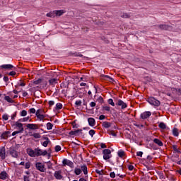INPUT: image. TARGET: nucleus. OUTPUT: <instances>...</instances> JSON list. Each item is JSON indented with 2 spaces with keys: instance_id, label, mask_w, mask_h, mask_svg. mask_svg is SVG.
I'll return each mask as SVG.
<instances>
[{
  "instance_id": "f257e3e1",
  "label": "nucleus",
  "mask_w": 181,
  "mask_h": 181,
  "mask_svg": "<svg viewBox=\"0 0 181 181\" xmlns=\"http://www.w3.org/2000/svg\"><path fill=\"white\" fill-rule=\"evenodd\" d=\"M29 114H35V117L38 119V121H49V115L43 114V110L38 109L37 111L35 108H30L28 110Z\"/></svg>"
},
{
  "instance_id": "f03ea898",
  "label": "nucleus",
  "mask_w": 181,
  "mask_h": 181,
  "mask_svg": "<svg viewBox=\"0 0 181 181\" xmlns=\"http://www.w3.org/2000/svg\"><path fill=\"white\" fill-rule=\"evenodd\" d=\"M148 103H149V104H151V105H154L155 107H159V105H160V101L156 100L153 97L148 98Z\"/></svg>"
},
{
  "instance_id": "7ed1b4c3",
  "label": "nucleus",
  "mask_w": 181,
  "mask_h": 181,
  "mask_svg": "<svg viewBox=\"0 0 181 181\" xmlns=\"http://www.w3.org/2000/svg\"><path fill=\"white\" fill-rule=\"evenodd\" d=\"M36 156H46L47 155V151H42V149L37 148H35Z\"/></svg>"
},
{
  "instance_id": "20e7f679",
  "label": "nucleus",
  "mask_w": 181,
  "mask_h": 181,
  "mask_svg": "<svg viewBox=\"0 0 181 181\" xmlns=\"http://www.w3.org/2000/svg\"><path fill=\"white\" fill-rule=\"evenodd\" d=\"M26 128L28 129L36 130V129H39V128H40V125L39 124H28L26 125Z\"/></svg>"
},
{
  "instance_id": "39448f33",
  "label": "nucleus",
  "mask_w": 181,
  "mask_h": 181,
  "mask_svg": "<svg viewBox=\"0 0 181 181\" xmlns=\"http://www.w3.org/2000/svg\"><path fill=\"white\" fill-rule=\"evenodd\" d=\"M35 168L37 170H39L40 172H45V170H46V168H45V164L42 163H36Z\"/></svg>"
},
{
  "instance_id": "423d86ee",
  "label": "nucleus",
  "mask_w": 181,
  "mask_h": 181,
  "mask_svg": "<svg viewBox=\"0 0 181 181\" xmlns=\"http://www.w3.org/2000/svg\"><path fill=\"white\" fill-rule=\"evenodd\" d=\"M3 70H16V67L13 66L12 64H3L1 66Z\"/></svg>"
},
{
  "instance_id": "0eeeda50",
  "label": "nucleus",
  "mask_w": 181,
  "mask_h": 181,
  "mask_svg": "<svg viewBox=\"0 0 181 181\" xmlns=\"http://www.w3.org/2000/svg\"><path fill=\"white\" fill-rule=\"evenodd\" d=\"M8 152L13 158H18V156H19V152H18L14 148H10Z\"/></svg>"
},
{
  "instance_id": "6e6552de",
  "label": "nucleus",
  "mask_w": 181,
  "mask_h": 181,
  "mask_svg": "<svg viewBox=\"0 0 181 181\" xmlns=\"http://www.w3.org/2000/svg\"><path fill=\"white\" fill-rule=\"evenodd\" d=\"M110 155H111V150L110 149H105L103 150V159L105 160H108L110 159Z\"/></svg>"
},
{
  "instance_id": "1a4fd4ad",
  "label": "nucleus",
  "mask_w": 181,
  "mask_h": 181,
  "mask_svg": "<svg viewBox=\"0 0 181 181\" xmlns=\"http://www.w3.org/2000/svg\"><path fill=\"white\" fill-rule=\"evenodd\" d=\"M62 170H56L54 173V176L57 180H62L63 179V175H62Z\"/></svg>"
},
{
  "instance_id": "9d476101",
  "label": "nucleus",
  "mask_w": 181,
  "mask_h": 181,
  "mask_svg": "<svg viewBox=\"0 0 181 181\" xmlns=\"http://www.w3.org/2000/svg\"><path fill=\"white\" fill-rule=\"evenodd\" d=\"M0 158L3 160L6 158V149L4 146L0 148Z\"/></svg>"
},
{
  "instance_id": "9b49d317",
  "label": "nucleus",
  "mask_w": 181,
  "mask_h": 181,
  "mask_svg": "<svg viewBox=\"0 0 181 181\" xmlns=\"http://www.w3.org/2000/svg\"><path fill=\"white\" fill-rule=\"evenodd\" d=\"M62 163L64 166H66V165L67 166H69V168H74V163L70 160L64 159L62 161Z\"/></svg>"
},
{
  "instance_id": "f8f14e48",
  "label": "nucleus",
  "mask_w": 181,
  "mask_h": 181,
  "mask_svg": "<svg viewBox=\"0 0 181 181\" xmlns=\"http://www.w3.org/2000/svg\"><path fill=\"white\" fill-rule=\"evenodd\" d=\"M27 153L30 156L31 158H35L36 156V151L31 148H28L27 149Z\"/></svg>"
},
{
  "instance_id": "ddd939ff",
  "label": "nucleus",
  "mask_w": 181,
  "mask_h": 181,
  "mask_svg": "<svg viewBox=\"0 0 181 181\" xmlns=\"http://www.w3.org/2000/svg\"><path fill=\"white\" fill-rule=\"evenodd\" d=\"M151 115H152V113H151V112H144L141 114V119H146V118H149Z\"/></svg>"
},
{
  "instance_id": "4468645a",
  "label": "nucleus",
  "mask_w": 181,
  "mask_h": 181,
  "mask_svg": "<svg viewBox=\"0 0 181 181\" xmlns=\"http://www.w3.org/2000/svg\"><path fill=\"white\" fill-rule=\"evenodd\" d=\"M81 173L83 172L84 175H88V170L86 164L81 165Z\"/></svg>"
},
{
  "instance_id": "2eb2a0df",
  "label": "nucleus",
  "mask_w": 181,
  "mask_h": 181,
  "mask_svg": "<svg viewBox=\"0 0 181 181\" xmlns=\"http://www.w3.org/2000/svg\"><path fill=\"white\" fill-rule=\"evenodd\" d=\"M9 135H11V132L7 131V132H4V133H2V134L1 135V138L2 139H8V137L9 136Z\"/></svg>"
},
{
  "instance_id": "dca6fc26",
  "label": "nucleus",
  "mask_w": 181,
  "mask_h": 181,
  "mask_svg": "<svg viewBox=\"0 0 181 181\" xmlns=\"http://www.w3.org/2000/svg\"><path fill=\"white\" fill-rule=\"evenodd\" d=\"M117 105H119V107H122V110L127 108V103H124V101L121 100H119L117 101Z\"/></svg>"
},
{
  "instance_id": "f3484780",
  "label": "nucleus",
  "mask_w": 181,
  "mask_h": 181,
  "mask_svg": "<svg viewBox=\"0 0 181 181\" xmlns=\"http://www.w3.org/2000/svg\"><path fill=\"white\" fill-rule=\"evenodd\" d=\"M88 122L90 127H94L95 125V119L93 117L88 118Z\"/></svg>"
},
{
  "instance_id": "a211bd4d",
  "label": "nucleus",
  "mask_w": 181,
  "mask_h": 181,
  "mask_svg": "<svg viewBox=\"0 0 181 181\" xmlns=\"http://www.w3.org/2000/svg\"><path fill=\"white\" fill-rule=\"evenodd\" d=\"M6 177H8V173H6V171H3L0 173V179H1V180H5Z\"/></svg>"
},
{
  "instance_id": "6ab92c4d",
  "label": "nucleus",
  "mask_w": 181,
  "mask_h": 181,
  "mask_svg": "<svg viewBox=\"0 0 181 181\" xmlns=\"http://www.w3.org/2000/svg\"><path fill=\"white\" fill-rule=\"evenodd\" d=\"M16 127H17V128H19V131L21 132H23V124L22 123H19L18 122H16Z\"/></svg>"
},
{
  "instance_id": "aec40b11",
  "label": "nucleus",
  "mask_w": 181,
  "mask_h": 181,
  "mask_svg": "<svg viewBox=\"0 0 181 181\" xmlns=\"http://www.w3.org/2000/svg\"><path fill=\"white\" fill-rule=\"evenodd\" d=\"M159 29H161V30H168L169 29V25L166 24H161L158 25Z\"/></svg>"
},
{
  "instance_id": "412c9836",
  "label": "nucleus",
  "mask_w": 181,
  "mask_h": 181,
  "mask_svg": "<svg viewBox=\"0 0 181 181\" xmlns=\"http://www.w3.org/2000/svg\"><path fill=\"white\" fill-rule=\"evenodd\" d=\"M153 142L154 144H156V145H158V146H163V142L159 140V139H154Z\"/></svg>"
},
{
  "instance_id": "4be33fe9",
  "label": "nucleus",
  "mask_w": 181,
  "mask_h": 181,
  "mask_svg": "<svg viewBox=\"0 0 181 181\" xmlns=\"http://www.w3.org/2000/svg\"><path fill=\"white\" fill-rule=\"evenodd\" d=\"M111 125L112 124L110 122H103L102 124V127H103V128H110Z\"/></svg>"
},
{
  "instance_id": "5701e85b",
  "label": "nucleus",
  "mask_w": 181,
  "mask_h": 181,
  "mask_svg": "<svg viewBox=\"0 0 181 181\" xmlns=\"http://www.w3.org/2000/svg\"><path fill=\"white\" fill-rule=\"evenodd\" d=\"M4 100L6 101H7V103H9L10 104H13L15 103V101L13 100V98H11V97L9 96H5L4 97Z\"/></svg>"
},
{
  "instance_id": "b1692460",
  "label": "nucleus",
  "mask_w": 181,
  "mask_h": 181,
  "mask_svg": "<svg viewBox=\"0 0 181 181\" xmlns=\"http://www.w3.org/2000/svg\"><path fill=\"white\" fill-rule=\"evenodd\" d=\"M64 10H56L55 11V16H62L63 13H64Z\"/></svg>"
},
{
  "instance_id": "393cba45",
  "label": "nucleus",
  "mask_w": 181,
  "mask_h": 181,
  "mask_svg": "<svg viewBox=\"0 0 181 181\" xmlns=\"http://www.w3.org/2000/svg\"><path fill=\"white\" fill-rule=\"evenodd\" d=\"M47 16L48 18H56V12H55V11H50L49 13H47Z\"/></svg>"
},
{
  "instance_id": "a878e982",
  "label": "nucleus",
  "mask_w": 181,
  "mask_h": 181,
  "mask_svg": "<svg viewBox=\"0 0 181 181\" xmlns=\"http://www.w3.org/2000/svg\"><path fill=\"white\" fill-rule=\"evenodd\" d=\"M49 83L50 86H54L55 84H57V78L49 79Z\"/></svg>"
},
{
  "instance_id": "bb28decb",
  "label": "nucleus",
  "mask_w": 181,
  "mask_h": 181,
  "mask_svg": "<svg viewBox=\"0 0 181 181\" xmlns=\"http://www.w3.org/2000/svg\"><path fill=\"white\" fill-rule=\"evenodd\" d=\"M101 77H103L104 80H107V81H114V79L107 75H102Z\"/></svg>"
},
{
  "instance_id": "cd10ccee",
  "label": "nucleus",
  "mask_w": 181,
  "mask_h": 181,
  "mask_svg": "<svg viewBox=\"0 0 181 181\" xmlns=\"http://www.w3.org/2000/svg\"><path fill=\"white\" fill-rule=\"evenodd\" d=\"M74 173L76 175V176H79V175H81V168H76L74 170Z\"/></svg>"
},
{
  "instance_id": "c85d7f7f",
  "label": "nucleus",
  "mask_w": 181,
  "mask_h": 181,
  "mask_svg": "<svg viewBox=\"0 0 181 181\" xmlns=\"http://www.w3.org/2000/svg\"><path fill=\"white\" fill-rule=\"evenodd\" d=\"M119 158H125V151L120 150L118 151Z\"/></svg>"
},
{
  "instance_id": "c756f323",
  "label": "nucleus",
  "mask_w": 181,
  "mask_h": 181,
  "mask_svg": "<svg viewBox=\"0 0 181 181\" xmlns=\"http://www.w3.org/2000/svg\"><path fill=\"white\" fill-rule=\"evenodd\" d=\"M173 135L174 136H179V130L177 129V128H174L173 129Z\"/></svg>"
},
{
  "instance_id": "7c9ffc66",
  "label": "nucleus",
  "mask_w": 181,
  "mask_h": 181,
  "mask_svg": "<svg viewBox=\"0 0 181 181\" xmlns=\"http://www.w3.org/2000/svg\"><path fill=\"white\" fill-rule=\"evenodd\" d=\"M30 136H33L35 139H39L41 138V135L39 133H33V134L30 135Z\"/></svg>"
},
{
  "instance_id": "2f4dec72",
  "label": "nucleus",
  "mask_w": 181,
  "mask_h": 181,
  "mask_svg": "<svg viewBox=\"0 0 181 181\" xmlns=\"http://www.w3.org/2000/svg\"><path fill=\"white\" fill-rule=\"evenodd\" d=\"M153 159V158H152V156H148L146 158L147 163H153V161L152 160Z\"/></svg>"
},
{
  "instance_id": "473e14b6",
  "label": "nucleus",
  "mask_w": 181,
  "mask_h": 181,
  "mask_svg": "<svg viewBox=\"0 0 181 181\" xmlns=\"http://www.w3.org/2000/svg\"><path fill=\"white\" fill-rule=\"evenodd\" d=\"M78 132H81V129L80 130H75V131H71L69 132L70 135H76L77 134H78Z\"/></svg>"
},
{
  "instance_id": "72a5a7b5",
  "label": "nucleus",
  "mask_w": 181,
  "mask_h": 181,
  "mask_svg": "<svg viewBox=\"0 0 181 181\" xmlns=\"http://www.w3.org/2000/svg\"><path fill=\"white\" fill-rule=\"evenodd\" d=\"M62 108H63V105L60 103H57L56 107H55V110H62Z\"/></svg>"
},
{
  "instance_id": "f704fd0d",
  "label": "nucleus",
  "mask_w": 181,
  "mask_h": 181,
  "mask_svg": "<svg viewBox=\"0 0 181 181\" xmlns=\"http://www.w3.org/2000/svg\"><path fill=\"white\" fill-rule=\"evenodd\" d=\"M47 129H48V131H50V129H53V124L50 122L47 123Z\"/></svg>"
},
{
  "instance_id": "c9c22d12",
  "label": "nucleus",
  "mask_w": 181,
  "mask_h": 181,
  "mask_svg": "<svg viewBox=\"0 0 181 181\" xmlns=\"http://www.w3.org/2000/svg\"><path fill=\"white\" fill-rule=\"evenodd\" d=\"M49 142H50V141H49V138H47V140L42 144V146L47 148V146L49 145Z\"/></svg>"
},
{
  "instance_id": "e433bc0d",
  "label": "nucleus",
  "mask_w": 181,
  "mask_h": 181,
  "mask_svg": "<svg viewBox=\"0 0 181 181\" xmlns=\"http://www.w3.org/2000/svg\"><path fill=\"white\" fill-rule=\"evenodd\" d=\"M172 148L175 152H177V153H180V151H179V148H177V145H173Z\"/></svg>"
},
{
  "instance_id": "4c0bfd02",
  "label": "nucleus",
  "mask_w": 181,
  "mask_h": 181,
  "mask_svg": "<svg viewBox=\"0 0 181 181\" xmlns=\"http://www.w3.org/2000/svg\"><path fill=\"white\" fill-rule=\"evenodd\" d=\"M159 128L161 129H166V124L163 122H160L158 125Z\"/></svg>"
},
{
  "instance_id": "58836bf2",
  "label": "nucleus",
  "mask_w": 181,
  "mask_h": 181,
  "mask_svg": "<svg viewBox=\"0 0 181 181\" xmlns=\"http://www.w3.org/2000/svg\"><path fill=\"white\" fill-rule=\"evenodd\" d=\"M20 115L21 117H26V115H28V112L23 110L20 112Z\"/></svg>"
},
{
  "instance_id": "ea45409f",
  "label": "nucleus",
  "mask_w": 181,
  "mask_h": 181,
  "mask_svg": "<svg viewBox=\"0 0 181 181\" xmlns=\"http://www.w3.org/2000/svg\"><path fill=\"white\" fill-rule=\"evenodd\" d=\"M108 104L112 105V107H115V103H114V100L112 99H109L107 100Z\"/></svg>"
},
{
  "instance_id": "a19ab883",
  "label": "nucleus",
  "mask_w": 181,
  "mask_h": 181,
  "mask_svg": "<svg viewBox=\"0 0 181 181\" xmlns=\"http://www.w3.org/2000/svg\"><path fill=\"white\" fill-rule=\"evenodd\" d=\"M27 121H32V119H30V117L28 116L27 117H24L22 120L23 122H27Z\"/></svg>"
},
{
  "instance_id": "79ce46f5",
  "label": "nucleus",
  "mask_w": 181,
  "mask_h": 181,
  "mask_svg": "<svg viewBox=\"0 0 181 181\" xmlns=\"http://www.w3.org/2000/svg\"><path fill=\"white\" fill-rule=\"evenodd\" d=\"M2 119H3L4 121H8V119H9V116H8L7 114H4V115H3V116H2Z\"/></svg>"
},
{
  "instance_id": "37998d69",
  "label": "nucleus",
  "mask_w": 181,
  "mask_h": 181,
  "mask_svg": "<svg viewBox=\"0 0 181 181\" xmlns=\"http://www.w3.org/2000/svg\"><path fill=\"white\" fill-rule=\"evenodd\" d=\"M108 134L109 135H112V136H117V134L115 133V132H114V130L108 132Z\"/></svg>"
},
{
  "instance_id": "c03bdc74",
  "label": "nucleus",
  "mask_w": 181,
  "mask_h": 181,
  "mask_svg": "<svg viewBox=\"0 0 181 181\" xmlns=\"http://www.w3.org/2000/svg\"><path fill=\"white\" fill-rule=\"evenodd\" d=\"M23 180L24 181H30V177L29 175H24Z\"/></svg>"
},
{
  "instance_id": "a18cd8bd",
  "label": "nucleus",
  "mask_w": 181,
  "mask_h": 181,
  "mask_svg": "<svg viewBox=\"0 0 181 181\" xmlns=\"http://www.w3.org/2000/svg\"><path fill=\"white\" fill-rule=\"evenodd\" d=\"M30 166H31L30 162H28V163H26L25 164V169H30Z\"/></svg>"
},
{
  "instance_id": "49530a36",
  "label": "nucleus",
  "mask_w": 181,
  "mask_h": 181,
  "mask_svg": "<svg viewBox=\"0 0 181 181\" xmlns=\"http://www.w3.org/2000/svg\"><path fill=\"white\" fill-rule=\"evenodd\" d=\"M62 151V147L60 146H55V152H60Z\"/></svg>"
},
{
  "instance_id": "de8ad7c7",
  "label": "nucleus",
  "mask_w": 181,
  "mask_h": 181,
  "mask_svg": "<svg viewBox=\"0 0 181 181\" xmlns=\"http://www.w3.org/2000/svg\"><path fill=\"white\" fill-rule=\"evenodd\" d=\"M83 102H81V100H76L75 104L76 105H77V107H81V104Z\"/></svg>"
},
{
  "instance_id": "09e8293b",
  "label": "nucleus",
  "mask_w": 181,
  "mask_h": 181,
  "mask_svg": "<svg viewBox=\"0 0 181 181\" xmlns=\"http://www.w3.org/2000/svg\"><path fill=\"white\" fill-rule=\"evenodd\" d=\"M95 134V130L91 129L89 131V135H90L91 136H94Z\"/></svg>"
},
{
  "instance_id": "8fccbe9b",
  "label": "nucleus",
  "mask_w": 181,
  "mask_h": 181,
  "mask_svg": "<svg viewBox=\"0 0 181 181\" xmlns=\"http://www.w3.org/2000/svg\"><path fill=\"white\" fill-rule=\"evenodd\" d=\"M19 86L21 87H25V86H26V83H25V81H20Z\"/></svg>"
},
{
  "instance_id": "3c124183",
  "label": "nucleus",
  "mask_w": 181,
  "mask_h": 181,
  "mask_svg": "<svg viewBox=\"0 0 181 181\" xmlns=\"http://www.w3.org/2000/svg\"><path fill=\"white\" fill-rule=\"evenodd\" d=\"M104 111H110L111 110V107H110V106H104L103 107Z\"/></svg>"
},
{
  "instance_id": "603ef678",
  "label": "nucleus",
  "mask_w": 181,
  "mask_h": 181,
  "mask_svg": "<svg viewBox=\"0 0 181 181\" xmlns=\"http://www.w3.org/2000/svg\"><path fill=\"white\" fill-rule=\"evenodd\" d=\"M34 84H35V86H37V84H40V83H42V79H38L37 81H35Z\"/></svg>"
},
{
  "instance_id": "864d4df0",
  "label": "nucleus",
  "mask_w": 181,
  "mask_h": 181,
  "mask_svg": "<svg viewBox=\"0 0 181 181\" xmlns=\"http://www.w3.org/2000/svg\"><path fill=\"white\" fill-rule=\"evenodd\" d=\"M122 18H130L129 14L124 13H123V15L122 16Z\"/></svg>"
},
{
  "instance_id": "5fc2aeb1",
  "label": "nucleus",
  "mask_w": 181,
  "mask_h": 181,
  "mask_svg": "<svg viewBox=\"0 0 181 181\" xmlns=\"http://www.w3.org/2000/svg\"><path fill=\"white\" fill-rule=\"evenodd\" d=\"M52 167H53V164H52V163H50V161H49L47 163V168H48V169H52Z\"/></svg>"
},
{
  "instance_id": "6e6d98bb",
  "label": "nucleus",
  "mask_w": 181,
  "mask_h": 181,
  "mask_svg": "<svg viewBox=\"0 0 181 181\" xmlns=\"http://www.w3.org/2000/svg\"><path fill=\"white\" fill-rule=\"evenodd\" d=\"M48 105H49V107H52V105H54V101H53V100H49V101L48 102Z\"/></svg>"
},
{
  "instance_id": "4d7b16f0",
  "label": "nucleus",
  "mask_w": 181,
  "mask_h": 181,
  "mask_svg": "<svg viewBox=\"0 0 181 181\" xmlns=\"http://www.w3.org/2000/svg\"><path fill=\"white\" fill-rule=\"evenodd\" d=\"M110 177H111L112 179L115 178V173L111 172V173H110Z\"/></svg>"
},
{
  "instance_id": "13d9d810",
  "label": "nucleus",
  "mask_w": 181,
  "mask_h": 181,
  "mask_svg": "<svg viewBox=\"0 0 181 181\" xmlns=\"http://www.w3.org/2000/svg\"><path fill=\"white\" fill-rule=\"evenodd\" d=\"M142 155H144L142 151H139L136 153V156H140V158H142Z\"/></svg>"
},
{
  "instance_id": "bf43d9fd",
  "label": "nucleus",
  "mask_w": 181,
  "mask_h": 181,
  "mask_svg": "<svg viewBox=\"0 0 181 181\" xmlns=\"http://www.w3.org/2000/svg\"><path fill=\"white\" fill-rule=\"evenodd\" d=\"M8 76H16V72L14 71H11V72L8 74Z\"/></svg>"
},
{
  "instance_id": "052dcab7",
  "label": "nucleus",
  "mask_w": 181,
  "mask_h": 181,
  "mask_svg": "<svg viewBox=\"0 0 181 181\" xmlns=\"http://www.w3.org/2000/svg\"><path fill=\"white\" fill-rule=\"evenodd\" d=\"M95 172L98 175H103V170H95Z\"/></svg>"
},
{
  "instance_id": "680f3d73",
  "label": "nucleus",
  "mask_w": 181,
  "mask_h": 181,
  "mask_svg": "<svg viewBox=\"0 0 181 181\" xmlns=\"http://www.w3.org/2000/svg\"><path fill=\"white\" fill-rule=\"evenodd\" d=\"M127 168H128L129 170H134V165H129L127 166Z\"/></svg>"
},
{
  "instance_id": "e2e57ef3",
  "label": "nucleus",
  "mask_w": 181,
  "mask_h": 181,
  "mask_svg": "<svg viewBox=\"0 0 181 181\" xmlns=\"http://www.w3.org/2000/svg\"><path fill=\"white\" fill-rule=\"evenodd\" d=\"M21 132L20 131H16L12 133V136H15V135H17V134H21Z\"/></svg>"
},
{
  "instance_id": "0e129e2a",
  "label": "nucleus",
  "mask_w": 181,
  "mask_h": 181,
  "mask_svg": "<svg viewBox=\"0 0 181 181\" xmlns=\"http://www.w3.org/2000/svg\"><path fill=\"white\" fill-rule=\"evenodd\" d=\"M99 119L102 121V119H105V115H102L99 117Z\"/></svg>"
},
{
  "instance_id": "69168bd1",
  "label": "nucleus",
  "mask_w": 181,
  "mask_h": 181,
  "mask_svg": "<svg viewBox=\"0 0 181 181\" xmlns=\"http://www.w3.org/2000/svg\"><path fill=\"white\" fill-rule=\"evenodd\" d=\"M100 147L102 148V149H104V148H107V145H105V144H104V143H102L100 144Z\"/></svg>"
},
{
  "instance_id": "338daca9",
  "label": "nucleus",
  "mask_w": 181,
  "mask_h": 181,
  "mask_svg": "<svg viewBox=\"0 0 181 181\" xmlns=\"http://www.w3.org/2000/svg\"><path fill=\"white\" fill-rule=\"evenodd\" d=\"M23 97H28V93L26 91H23Z\"/></svg>"
},
{
  "instance_id": "774afa93",
  "label": "nucleus",
  "mask_w": 181,
  "mask_h": 181,
  "mask_svg": "<svg viewBox=\"0 0 181 181\" xmlns=\"http://www.w3.org/2000/svg\"><path fill=\"white\" fill-rule=\"evenodd\" d=\"M176 173L178 174V175H180L181 176V168H179L178 170H176Z\"/></svg>"
}]
</instances>
